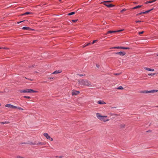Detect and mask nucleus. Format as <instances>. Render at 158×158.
Listing matches in <instances>:
<instances>
[{
    "label": "nucleus",
    "instance_id": "f257e3e1",
    "mask_svg": "<svg viewBox=\"0 0 158 158\" xmlns=\"http://www.w3.org/2000/svg\"><path fill=\"white\" fill-rule=\"evenodd\" d=\"M78 82L79 84L81 85V86L85 85L90 87L93 86L92 83L87 79L78 80Z\"/></svg>",
    "mask_w": 158,
    "mask_h": 158
},
{
    "label": "nucleus",
    "instance_id": "f03ea898",
    "mask_svg": "<svg viewBox=\"0 0 158 158\" xmlns=\"http://www.w3.org/2000/svg\"><path fill=\"white\" fill-rule=\"evenodd\" d=\"M97 118L102 121L104 122L108 121L109 120L108 119H106V118L107 117L106 116H102L99 113H97L96 114Z\"/></svg>",
    "mask_w": 158,
    "mask_h": 158
},
{
    "label": "nucleus",
    "instance_id": "7ed1b4c3",
    "mask_svg": "<svg viewBox=\"0 0 158 158\" xmlns=\"http://www.w3.org/2000/svg\"><path fill=\"white\" fill-rule=\"evenodd\" d=\"M103 3V4L105 5L108 7H111L114 6V5L110 4V1H104L103 2H101V3Z\"/></svg>",
    "mask_w": 158,
    "mask_h": 158
},
{
    "label": "nucleus",
    "instance_id": "20e7f679",
    "mask_svg": "<svg viewBox=\"0 0 158 158\" xmlns=\"http://www.w3.org/2000/svg\"><path fill=\"white\" fill-rule=\"evenodd\" d=\"M158 91L157 90H142L139 91L140 93H144V94H148L151 93H153L156 92Z\"/></svg>",
    "mask_w": 158,
    "mask_h": 158
},
{
    "label": "nucleus",
    "instance_id": "39448f33",
    "mask_svg": "<svg viewBox=\"0 0 158 158\" xmlns=\"http://www.w3.org/2000/svg\"><path fill=\"white\" fill-rule=\"evenodd\" d=\"M21 93H35L37 91L30 89H26L20 90Z\"/></svg>",
    "mask_w": 158,
    "mask_h": 158
},
{
    "label": "nucleus",
    "instance_id": "423d86ee",
    "mask_svg": "<svg viewBox=\"0 0 158 158\" xmlns=\"http://www.w3.org/2000/svg\"><path fill=\"white\" fill-rule=\"evenodd\" d=\"M44 136L47 139H51V141L53 140V139L52 138H51L50 136L48 135V133H44Z\"/></svg>",
    "mask_w": 158,
    "mask_h": 158
},
{
    "label": "nucleus",
    "instance_id": "0eeeda50",
    "mask_svg": "<svg viewBox=\"0 0 158 158\" xmlns=\"http://www.w3.org/2000/svg\"><path fill=\"white\" fill-rule=\"evenodd\" d=\"M6 107L10 108H16L17 106H14L13 105L10 104H7L5 106Z\"/></svg>",
    "mask_w": 158,
    "mask_h": 158
},
{
    "label": "nucleus",
    "instance_id": "6e6552de",
    "mask_svg": "<svg viewBox=\"0 0 158 158\" xmlns=\"http://www.w3.org/2000/svg\"><path fill=\"white\" fill-rule=\"evenodd\" d=\"M123 30H120L115 31H108L107 32V33L105 34V35H107L109 33H115L116 32H120V31H122Z\"/></svg>",
    "mask_w": 158,
    "mask_h": 158
},
{
    "label": "nucleus",
    "instance_id": "1a4fd4ad",
    "mask_svg": "<svg viewBox=\"0 0 158 158\" xmlns=\"http://www.w3.org/2000/svg\"><path fill=\"white\" fill-rule=\"evenodd\" d=\"M116 54H118L121 56H123L126 54V53L124 52H116L115 53Z\"/></svg>",
    "mask_w": 158,
    "mask_h": 158
},
{
    "label": "nucleus",
    "instance_id": "9d476101",
    "mask_svg": "<svg viewBox=\"0 0 158 158\" xmlns=\"http://www.w3.org/2000/svg\"><path fill=\"white\" fill-rule=\"evenodd\" d=\"M79 93V91H73L72 92V94L73 95H76L78 94Z\"/></svg>",
    "mask_w": 158,
    "mask_h": 158
},
{
    "label": "nucleus",
    "instance_id": "9b49d317",
    "mask_svg": "<svg viewBox=\"0 0 158 158\" xmlns=\"http://www.w3.org/2000/svg\"><path fill=\"white\" fill-rule=\"evenodd\" d=\"M22 29L27 31L33 30L29 27H24L22 28Z\"/></svg>",
    "mask_w": 158,
    "mask_h": 158
},
{
    "label": "nucleus",
    "instance_id": "f8f14e48",
    "mask_svg": "<svg viewBox=\"0 0 158 158\" xmlns=\"http://www.w3.org/2000/svg\"><path fill=\"white\" fill-rule=\"evenodd\" d=\"M61 72V71L60 70H56L53 73H52V74H58L60 73Z\"/></svg>",
    "mask_w": 158,
    "mask_h": 158
},
{
    "label": "nucleus",
    "instance_id": "ddd939ff",
    "mask_svg": "<svg viewBox=\"0 0 158 158\" xmlns=\"http://www.w3.org/2000/svg\"><path fill=\"white\" fill-rule=\"evenodd\" d=\"M97 103L98 104H106V103L105 102H104L103 101H98Z\"/></svg>",
    "mask_w": 158,
    "mask_h": 158
},
{
    "label": "nucleus",
    "instance_id": "4468645a",
    "mask_svg": "<svg viewBox=\"0 0 158 158\" xmlns=\"http://www.w3.org/2000/svg\"><path fill=\"white\" fill-rule=\"evenodd\" d=\"M126 125L124 124H122L120 125V127L121 128H124L125 127Z\"/></svg>",
    "mask_w": 158,
    "mask_h": 158
},
{
    "label": "nucleus",
    "instance_id": "2eb2a0df",
    "mask_svg": "<svg viewBox=\"0 0 158 158\" xmlns=\"http://www.w3.org/2000/svg\"><path fill=\"white\" fill-rule=\"evenodd\" d=\"M142 6L141 5H138L132 8L133 9H135L140 8Z\"/></svg>",
    "mask_w": 158,
    "mask_h": 158
},
{
    "label": "nucleus",
    "instance_id": "dca6fc26",
    "mask_svg": "<svg viewBox=\"0 0 158 158\" xmlns=\"http://www.w3.org/2000/svg\"><path fill=\"white\" fill-rule=\"evenodd\" d=\"M157 0H152V1H149L148 2H147L145 3L146 4H148V3H152V2H155V1H156Z\"/></svg>",
    "mask_w": 158,
    "mask_h": 158
},
{
    "label": "nucleus",
    "instance_id": "f3484780",
    "mask_svg": "<svg viewBox=\"0 0 158 158\" xmlns=\"http://www.w3.org/2000/svg\"><path fill=\"white\" fill-rule=\"evenodd\" d=\"M120 48L123 49H129L130 48L129 47H120Z\"/></svg>",
    "mask_w": 158,
    "mask_h": 158
},
{
    "label": "nucleus",
    "instance_id": "a211bd4d",
    "mask_svg": "<svg viewBox=\"0 0 158 158\" xmlns=\"http://www.w3.org/2000/svg\"><path fill=\"white\" fill-rule=\"evenodd\" d=\"M31 13H30V12H27L26 13H24L23 14H22L21 15H28L30 14H31Z\"/></svg>",
    "mask_w": 158,
    "mask_h": 158
},
{
    "label": "nucleus",
    "instance_id": "6ab92c4d",
    "mask_svg": "<svg viewBox=\"0 0 158 158\" xmlns=\"http://www.w3.org/2000/svg\"><path fill=\"white\" fill-rule=\"evenodd\" d=\"M45 144L44 143H42L41 142H39L38 143H36V145H38V144H40V145H44Z\"/></svg>",
    "mask_w": 158,
    "mask_h": 158
},
{
    "label": "nucleus",
    "instance_id": "aec40b11",
    "mask_svg": "<svg viewBox=\"0 0 158 158\" xmlns=\"http://www.w3.org/2000/svg\"><path fill=\"white\" fill-rule=\"evenodd\" d=\"M153 10V9H151L150 10H148L147 11H146L145 12H143V14H146V13H148L150 11H151L152 10Z\"/></svg>",
    "mask_w": 158,
    "mask_h": 158
},
{
    "label": "nucleus",
    "instance_id": "412c9836",
    "mask_svg": "<svg viewBox=\"0 0 158 158\" xmlns=\"http://www.w3.org/2000/svg\"><path fill=\"white\" fill-rule=\"evenodd\" d=\"M75 14V12H72L71 13H69L68 14L69 15H74Z\"/></svg>",
    "mask_w": 158,
    "mask_h": 158
},
{
    "label": "nucleus",
    "instance_id": "4be33fe9",
    "mask_svg": "<svg viewBox=\"0 0 158 158\" xmlns=\"http://www.w3.org/2000/svg\"><path fill=\"white\" fill-rule=\"evenodd\" d=\"M0 123L1 124H8L9 123V122H7V121H5V122H0Z\"/></svg>",
    "mask_w": 158,
    "mask_h": 158
},
{
    "label": "nucleus",
    "instance_id": "5701e85b",
    "mask_svg": "<svg viewBox=\"0 0 158 158\" xmlns=\"http://www.w3.org/2000/svg\"><path fill=\"white\" fill-rule=\"evenodd\" d=\"M117 89H123V88L122 86H120L117 88Z\"/></svg>",
    "mask_w": 158,
    "mask_h": 158
},
{
    "label": "nucleus",
    "instance_id": "b1692460",
    "mask_svg": "<svg viewBox=\"0 0 158 158\" xmlns=\"http://www.w3.org/2000/svg\"><path fill=\"white\" fill-rule=\"evenodd\" d=\"M156 74V73H152L148 74L149 76H154Z\"/></svg>",
    "mask_w": 158,
    "mask_h": 158
},
{
    "label": "nucleus",
    "instance_id": "393cba45",
    "mask_svg": "<svg viewBox=\"0 0 158 158\" xmlns=\"http://www.w3.org/2000/svg\"><path fill=\"white\" fill-rule=\"evenodd\" d=\"M16 108H17L18 109L20 110H24L23 108H21V107H19L17 106V107Z\"/></svg>",
    "mask_w": 158,
    "mask_h": 158
},
{
    "label": "nucleus",
    "instance_id": "a878e982",
    "mask_svg": "<svg viewBox=\"0 0 158 158\" xmlns=\"http://www.w3.org/2000/svg\"><path fill=\"white\" fill-rule=\"evenodd\" d=\"M144 69H146V70H147L148 71H150V68H147V67H144Z\"/></svg>",
    "mask_w": 158,
    "mask_h": 158
},
{
    "label": "nucleus",
    "instance_id": "bb28decb",
    "mask_svg": "<svg viewBox=\"0 0 158 158\" xmlns=\"http://www.w3.org/2000/svg\"><path fill=\"white\" fill-rule=\"evenodd\" d=\"M111 48H116V49H119L120 48V47H112Z\"/></svg>",
    "mask_w": 158,
    "mask_h": 158
},
{
    "label": "nucleus",
    "instance_id": "cd10ccee",
    "mask_svg": "<svg viewBox=\"0 0 158 158\" xmlns=\"http://www.w3.org/2000/svg\"><path fill=\"white\" fill-rule=\"evenodd\" d=\"M23 97L24 98H28V99L31 98V97L28 96H23Z\"/></svg>",
    "mask_w": 158,
    "mask_h": 158
},
{
    "label": "nucleus",
    "instance_id": "c85d7f7f",
    "mask_svg": "<svg viewBox=\"0 0 158 158\" xmlns=\"http://www.w3.org/2000/svg\"><path fill=\"white\" fill-rule=\"evenodd\" d=\"M28 144H32V145H36V143H33L32 142H30Z\"/></svg>",
    "mask_w": 158,
    "mask_h": 158
},
{
    "label": "nucleus",
    "instance_id": "c756f323",
    "mask_svg": "<svg viewBox=\"0 0 158 158\" xmlns=\"http://www.w3.org/2000/svg\"><path fill=\"white\" fill-rule=\"evenodd\" d=\"M126 9H124L123 10H122L121 11V13H122L124 11H126Z\"/></svg>",
    "mask_w": 158,
    "mask_h": 158
},
{
    "label": "nucleus",
    "instance_id": "7c9ffc66",
    "mask_svg": "<svg viewBox=\"0 0 158 158\" xmlns=\"http://www.w3.org/2000/svg\"><path fill=\"white\" fill-rule=\"evenodd\" d=\"M63 156H56V157L59 158H63Z\"/></svg>",
    "mask_w": 158,
    "mask_h": 158
},
{
    "label": "nucleus",
    "instance_id": "2f4dec72",
    "mask_svg": "<svg viewBox=\"0 0 158 158\" xmlns=\"http://www.w3.org/2000/svg\"><path fill=\"white\" fill-rule=\"evenodd\" d=\"M121 74V73H114V75H120Z\"/></svg>",
    "mask_w": 158,
    "mask_h": 158
},
{
    "label": "nucleus",
    "instance_id": "473e14b6",
    "mask_svg": "<svg viewBox=\"0 0 158 158\" xmlns=\"http://www.w3.org/2000/svg\"><path fill=\"white\" fill-rule=\"evenodd\" d=\"M77 19H76V20H72V21H73V22L74 23H75V22H77Z\"/></svg>",
    "mask_w": 158,
    "mask_h": 158
},
{
    "label": "nucleus",
    "instance_id": "72a5a7b5",
    "mask_svg": "<svg viewBox=\"0 0 158 158\" xmlns=\"http://www.w3.org/2000/svg\"><path fill=\"white\" fill-rule=\"evenodd\" d=\"M143 32H143V31H141V32H139V35H140V34H142L143 33Z\"/></svg>",
    "mask_w": 158,
    "mask_h": 158
},
{
    "label": "nucleus",
    "instance_id": "f704fd0d",
    "mask_svg": "<svg viewBox=\"0 0 158 158\" xmlns=\"http://www.w3.org/2000/svg\"><path fill=\"white\" fill-rule=\"evenodd\" d=\"M97 41V40H94L92 43V44H94V43H95L96 41Z\"/></svg>",
    "mask_w": 158,
    "mask_h": 158
},
{
    "label": "nucleus",
    "instance_id": "c9c22d12",
    "mask_svg": "<svg viewBox=\"0 0 158 158\" xmlns=\"http://www.w3.org/2000/svg\"><path fill=\"white\" fill-rule=\"evenodd\" d=\"M154 71V69H151L150 71Z\"/></svg>",
    "mask_w": 158,
    "mask_h": 158
},
{
    "label": "nucleus",
    "instance_id": "e433bc0d",
    "mask_svg": "<svg viewBox=\"0 0 158 158\" xmlns=\"http://www.w3.org/2000/svg\"><path fill=\"white\" fill-rule=\"evenodd\" d=\"M16 158H24V157H23L22 156H18Z\"/></svg>",
    "mask_w": 158,
    "mask_h": 158
},
{
    "label": "nucleus",
    "instance_id": "4c0bfd02",
    "mask_svg": "<svg viewBox=\"0 0 158 158\" xmlns=\"http://www.w3.org/2000/svg\"><path fill=\"white\" fill-rule=\"evenodd\" d=\"M142 14H143V12H141V13H139L138 14H137V15H141Z\"/></svg>",
    "mask_w": 158,
    "mask_h": 158
},
{
    "label": "nucleus",
    "instance_id": "58836bf2",
    "mask_svg": "<svg viewBox=\"0 0 158 158\" xmlns=\"http://www.w3.org/2000/svg\"><path fill=\"white\" fill-rule=\"evenodd\" d=\"M91 43H89L88 44H87L86 45V46H89V44H90Z\"/></svg>",
    "mask_w": 158,
    "mask_h": 158
},
{
    "label": "nucleus",
    "instance_id": "ea45409f",
    "mask_svg": "<svg viewBox=\"0 0 158 158\" xmlns=\"http://www.w3.org/2000/svg\"><path fill=\"white\" fill-rule=\"evenodd\" d=\"M49 79H53V77H50L48 78Z\"/></svg>",
    "mask_w": 158,
    "mask_h": 158
},
{
    "label": "nucleus",
    "instance_id": "a19ab883",
    "mask_svg": "<svg viewBox=\"0 0 158 158\" xmlns=\"http://www.w3.org/2000/svg\"><path fill=\"white\" fill-rule=\"evenodd\" d=\"M24 21H21V22H18V23H18V24H19V23H21V22H24Z\"/></svg>",
    "mask_w": 158,
    "mask_h": 158
},
{
    "label": "nucleus",
    "instance_id": "79ce46f5",
    "mask_svg": "<svg viewBox=\"0 0 158 158\" xmlns=\"http://www.w3.org/2000/svg\"><path fill=\"white\" fill-rule=\"evenodd\" d=\"M141 22V21H139V20L137 21H136V23H139V22Z\"/></svg>",
    "mask_w": 158,
    "mask_h": 158
},
{
    "label": "nucleus",
    "instance_id": "37998d69",
    "mask_svg": "<svg viewBox=\"0 0 158 158\" xmlns=\"http://www.w3.org/2000/svg\"><path fill=\"white\" fill-rule=\"evenodd\" d=\"M86 45H83V48H84V47H86Z\"/></svg>",
    "mask_w": 158,
    "mask_h": 158
},
{
    "label": "nucleus",
    "instance_id": "c03bdc74",
    "mask_svg": "<svg viewBox=\"0 0 158 158\" xmlns=\"http://www.w3.org/2000/svg\"><path fill=\"white\" fill-rule=\"evenodd\" d=\"M79 75L80 76H82L83 75L82 74H79Z\"/></svg>",
    "mask_w": 158,
    "mask_h": 158
},
{
    "label": "nucleus",
    "instance_id": "a18cd8bd",
    "mask_svg": "<svg viewBox=\"0 0 158 158\" xmlns=\"http://www.w3.org/2000/svg\"><path fill=\"white\" fill-rule=\"evenodd\" d=\"M3 48V49H7V48Z\"/></svg>",
    "mask_w": 158,
    "mask_h": 158
},
{
    "label": "nucleus",
    "instance_id": "49530a36",
    "mask_svg": "<svg viewBox=\"0 0 158 158\" xmlns=\"http://www.w3.org/2000/svg\"><path fill=\"white\" fill-rule=\"evenodd\" d=\"M110 1V2H113L112 1Z\"/></svg>",
    "mask_w": 158,
    "mask_h": 158
},
{
    "label": "nucleus",
    "instance_id": "de8ad7c7",
    "mask_svg": "<svg viewBox=\"0 0 158 158\" xmlns=\"http://www.w3.org/2000/svg\"><path fill=\"white\" fill-rule=\"evenodd\" d=\"M28 79V80H31V81H32V80H31V79Z\"/></svg>",
    "mask_w": 158,
    "mask_h": 158
},
{
    "label": "nucleus",
    "instance_id": "09e8293b",
    "mask_svg": "<svg viewBox=\"0 0 158 158\" xmlns=\"http://www.w3.org/2000/svg\"><path fill=\"white\" fill-rule=\"evenodd\" d=\"M2 48H1V47H0V49Z\"/></svg>",
    "mask_w": 158,
    "mask_h": 158
},
{
    "label": "nucleus",
    "instance_id": "8fccbe9b",
    "mask_svg": "<svg viewBox=\"0 0 158 158\" xmlns=\"http://www.w3.org/2000/svg\"><path fill=\"white\" fill-rule=\"evenodd\" d=\"M59 1L60 2H61V0H59Z\"/></svg>",
    "mask_w": 158,
    "mask_h": 158
},
{
    "label": "nucleus",
    "instance_id": "3c124183",
    "mask_svg": "<svg viewBox=\"0 0 158 158\" xmlns=\"http://www.w3.org/2000/svg\"><path fill=\"white\" fill-rule=\"evenodd\" d=\"M112 108H116V107H113Z\"/></svg>",
    "mask_w": 158,
    "mask_h": 158
},
{
    "label": "nucleus",
    "instance_id": "603ef678",
    "mask_svg": "<svg viewBox=\"0 0 158 158\" xmlns=\"http://www.w3.org/2000/svg\"><path fill=\"white\" fill-rule=\"evenodd\" d=\"M156 56H158V54L156 55Z\"/></svg>",
    "mask_w": 158,
    "mask_h": 158
}]
</instances>
